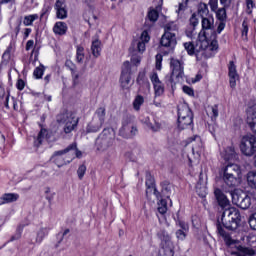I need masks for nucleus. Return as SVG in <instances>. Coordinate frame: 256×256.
<instances>
[{"mask_svg": "<svg viewBox=\"0 0 256 256\" xmlns=\"http://www.w3.org/2000/svg\"><path fill=\"white\" fill-rule=\"evenodd\" d=\"M151 41V37L149 36V32L147 30H144L140 36L139 39L134 40L132 42V46L130 49H133V51H138V53H143L146 49L147 43Z\"/></svg>", "mask_w": 256, "mask_h": 256, "instance_id": "nucleus-12", "label": "nucleus"}, {"mask_svg": "<svg viewBox=\"0 0 256 256\" xmlns=\"http://www.w3.org/2000/svg\"><path fill=\"white\" fill-rule=\"evenodd\" d=\"M179 227L182 231H189V224L185 222H179Z\"/></svg>", "mask_w": 256, "mask_h": 256, "instance_id": "nucleus-62", "label": "nucleus"}, {"mask_svg": "<svg viewBox=\"0 0 256 256\" xmlns=\"http://www.w3.org/2000/svg\"><path fill=\"white\" fill-rule=\"evenodd\" d=\"M187 233H189V230L178 229L176 231V237L179 241H185L187 238Z\"/></svg>", "mask_w": 256, "mask_h": 256, "instance_id": "nucleus-48", "label": "nucleus"}, {"mask_svg": "<svg viewBox=\"0 0 256 256\" xmlns=\"http://www.w3.org/2000/svg\"><path fill=\"white\" fill-rule=\"evenodd\" d=\"M173 247H161L159 250V256H173Z\"/></svg>", "mask_w": 256, "mask_h": 256, "instance_id": "nucleus-46", "label": "nucleus"}, {"mask_svg": "<svg viewBox=\"0 0 256 256\" xmlns=\"http://www.w3.org/2000/svg\"><path fill=\"white\" fill-rule=\"evenodd\" d=\"M19 199L17 193H5L0 197V205H6L7 203H15Z\"/></svg>", "mask_w": 256, "mask_h": 256, "instance_id": "nucleus-24", "label": "nucleus"}, {"mask_svg": "<svg viewBox=\"0 0 256 256\" xmlns=\"http://www.w3.org/2000/svg\"><path fill=\"white\" fill-rule=\"evenodd\" d=\"M137 131V126L133 121L130 118H126L119 130V136L124 137V139H131V137H135L137 135Z\"/></svg>", "mask_w": 256, "mask_h": 256, "instance_id": "nucleus-10", "label": "nucleus"}, {"mask_svg": "<svg viewBox=\"0 0 256 256\" xmlns=\"http://www.w3.org/2000/svg\"><path fill=\"white\" fill-rule=\"evenodd\" d=\"M161 186L163 197H167V199H169V197H171V193H173V185H171V183L168 181H164L162 182Z\"/></svg>", "mask_w": 256, "mask_h": 256, "instance_id": "nucleus-33", "label": "nucleus"}, {"mask_svg": "<svg viewBox=\"0 0 256 256\" xmlns=\"http://www.w3.org/2000/svg\"><path fill=\"white\" fill-rule=\"evenodd\" d=\"M214 13L216 14V19H218V21H227V10L225 7L217 9Z\"/></svg>", "mask_w": 256, "mask_h": 256, "instance_id": "nucleus-41", "label": "nucleus"}, {"mask_svg": "<svg viewBox=\"0 0 256 256\" xmlns=\"http://www.w3.org/2000/svg\"><path fill=\"white\" fill-rule=\"evenodd\" d=\"M147 127H149L151 131L157 132L161 129V123L153 119L151 122H147Z\"/></svg>", "mask_w": 256, "mask_h": 256, "instance_id": "nucleus-45", "label": "nucleus"}, {"mask_svg": "<svg viewBox=\"0 0 256 256\" xmlns=\"http://www.w3.org/2000/svg\"><path fill=\"white\" fill-rule=\"evenodd\" d=\"M143 103H145V98H143V96H141V95L136 96V98L134 99V102H133V108L135 109V111H139V109H141V105H143Z\"/></svg>", "mask_w": 256, "mask_h": 256, "instance_id": "nucleus-43", "label": "nucleus"}, {"mask_svg": "<svg viewBox=\"0 0 256 256\" xmlns=\"http://www.w3.org/2000/svg\"><path fill=\"white\" fill-rule=\"evenodd\" d=\"M207 115L211 117V119H217L219 117V106H209L207 109Z\"/></svg>", "mask_w": 256, "mask_h": 256, "instance_id": "nucleus-40", "label": "nucleus"}, {"mask_svg": "<svg viewBox=\"0 0 256 256\" xmlns=\"http://www.w3.org/2000/svg\"><path fill=\"white\" fill-rule=\"evenodd\" d=\"M189 21H190V25H192V27H197V25H199V19L197 18L196 14H192Z\"/></svg>", "mask_w": 256, "mask_h": 256, "instance_id": "nucleus-57", "label": "nucleus"}, {"mask_svg": "<svg viewBox=\"0 0 256 256\" xmlns=\"http://www.w3.org/2000/svg\"><path fill=\"white\" fill-rule=\"evenodd\" d=\"M44 73H45V67L43 65H40L35 68L33 75L36 79H41Z\"/></svg>", "mask_w": 256, "mask_h": 256, "instance_id": "nucleus-47", "label": "nucleus"}, {"mask_svg": "<svg viewBox=\"0 0 256 256\" xmlns=\"http://www.w3.org/2000/svg\"><path fill=\"white\" fill-rule=\"evenodd\" d=\"M115 145V131L105 128L96 138L97 151H107Z\"/></svg>", "mask_w": 256, "mask_h": 256, "instance_id": "nucleus-4", "label": "nucleus"}, {"mask_svg": "<svg viewBox=\"0 0 256 256\" xmlns=\"http://www.w3.org/2000/svg\"><path fill=\"white\" fill-rule=\"evenodd\" d=\"M191 141H196V144L192 146V154L197 155V157H201V152L203 151V142H201V137L195 136L194 138H190Z\"/></svg>", "mask_w": 256, "mask_h": 256, "instance_id": "nucleus-25", "label": "nucleus"}, {"mask_svg": "<svg viewBox=\"0 0 256 256\" xmlns=\"http://www.w3.org/2000/svg\"><path fill=\"white\" fill-rule=\"evenodd\" d=\"M241 179V167L237 164H227L223 170V181L228 187H235Z\"/></svg>", "mask_w": 256, "mask_h": 256, "instance_id": "nucleus-5", "label": "nucleus"}, {"mask_svg": "<svg viewBox=\"0 0 256 256\" xmlns=\"http://www.w3.org/2000/svg\"><path fill=\"white\" fill-rule=\"evenodd\" d=\"M54 9L57 19L65 20L68 17L67 4L63 0H56Z\"/></svg>", "mask_w": 256, "mask_h": 256, "instance_id": "nucleus-15", "label": "nucleus"}, {"mask_svg": "<svg viewBox=\"0 0 256 256\" xmlns=\"http://www.w3.org/2000/svg\"><path fill=\"white\" fill-rule=\"evenodd\" d=\"M120 85L122 89L131 88V63L125 61L122 66V72L120 76Z\"/></svg>", "mask_w": 256, "mask_h": 256, "instance_id": "nucleus-11", "label": "nucleus"}, {"mask_svg": "<svg viewBox=\"0 0 256 256\" xmlns=\"http://www.w3.org/2000/svg\"><path fill=\"white\" fill-rule=\"evenodd\" d=\"M217 233L218 235H220V237L224 238L226 245H233V240L231 236L229 235V233L225 232V229H223V227L219 223L217 224Z\"/></svg>", "mask_w": 256, "mask_h": 256, "instance_id": "nucleus-29", "label": "nucleus"}, {"mask_svg": "<svg viewBox=\"0 0 256 256\" xmlns=\"http://www.w3.org/2000/svg\"><path fill=\"white\" fill-rule=\"evenodd\" d=\"M246 13L248 15H251L253 13V7H255V3H253V0H246Z\"/></svg>", "mask_w": 256, "mask_h": 256, "instance_id": "nucleus-52", "label": "nucleus"}, {"mask_svg": "<svg viewBox=\"0 0 256 256\" xmlns=\"http://www.w3.org/2000/svg\"><path fill=\"white\" fill-rule=\"evenodd\" d=\"M160 45H162V47H167L168 49H175L177 45V36L163 34L160 40Z\"/></svg>", "mask_w": 256, "mask_h": 256, "instance_id": "nucleus-20", "label": "nucleus"}, {"mask_svg": "<svg viewBox=\"0 0 256 256\" xmlns=\"http://www.w3.org/2000/svg\"><path fill=\"white\" fill-rule=\"evenodd\" d=\"M222 157L225 161H231L237 159V153L235 152V147L229 146L222 153Z\"/></svg>", "mask_w": 256, "mask_h": 256, "instance_id": "nucleus-28", "label": "nucleus"}, {"mask_svg": "<svg viewBox=\"0 0 256 256\" xmlns=\"http://www.w3.org/2000/svg\"><path fill=\"white\" fill-rule=\"evenodd\" d=\"M216 200L218 202V205L223 209V211H225V209H229L231 207V202L229 201V199L227 198V196H225V194H223V191H221V189L216 188L214 191Z\"/></svg>", "mask_w": 256, "mask_h": 256, "instance_id": "nucleus-17", "label": "nucleus"}, {"mask_svg": "<svg viewBox=\"0 0 256 256\" xmlns=\"http://www.w3.org/2000/svg\"><path fill=\"white\" fill-rule=\"evenodd\" d=\"M209 6L211 11L213 12L217 11L219 7V0H209Z\"/></svg>", "mask_w": 256, "mask_h": 256, "instance_id": "nucleus-54", "label": "nucleus"}, {"mask_svg": "<svg viewBox=\"0 0 256 256\" xmlns=\"http://www.w3.org/2000/svg\"><path fill=\"white\" fill-rule=\"evenodd\" d=\"M221 222L228 231H235L241 224V213L235 207L226 208L223 210Z\"/></svg>", "mask_w": 256, "mask_h": 256, "instance_id": "nucleus-3", "label": "nucleus"}, {"mask_svg": "<svg viewBox=\"0 0 256 256\" xmlns=\"http://www.w3.org/2000/svg\"><path fill=\"white\" fill-rule=\"evenodd\" d=\"M151 193L155 195L156 199L161 197V193L155 187V178L149 174L146 176V195L149 196Z\"/></svg>", "mask_w": 256, "mask_h": 256, "instance_id": "nucleus-19", "label": "nucleus"}, {"mask_svg": "<svg viewBox=\"0 0 256 256\" xmlns=\"http://www.w3.org/2000/svg\"><path fill=\"white\" fill-rule=\"evenodd\" d=\"M228 75L230 87L235 89V87H237V81L239 80V74L237 73V66L234 61H230L228 64Z\"/></svg>", "mask_w": 256, "mask_h": 256, "instance_id": "nucleus-14", "label": "nucleus"}, {"mask_svg": "<svg viewBox=\"0 0 256 256\" xmlns=\"http://www.w3.org/2000/svg\"><path fill=\"white\" fill-rule=\"evenodd\" d=\"M185 62L183 60H179L177 58H171L170 60V68H171V76L170 83H179L181 79L185 76Z\"/></svg>", "mask_w": 256, "mask_h": 256, "instance_id": "nucleus-8", "label": "nucleus"}, {"mask_svg": "<svg viewBox=\"0 0 256 256\" xmlns=\"http://www.w3.org/2000/svg\"><path fill=\"white\" fill-rule=\"evenodd\" d=\"M85 173H87V166H85V164H82L77 170V175L80 181L83 180V177H85Z\"/></svg>", "mask_w": 256, "mask_h": 256, "instance_id": "nucleus-51", "label": "nucleus"}, {"mask_svg": "<svg viewBox=\"0 0 256 256\" xmlns=\"http://www.w3.org/2000/svg\"><path fill=\"white\" fill-rule=\"evenodd\" d=\"M200 79H203V76H201V74H197L195 79L193 80V83H197V81H199Z\"/></svg>", "mask_w": 256, "mask_h": 256, "instance_id": "nucleus-64", "label": "nucleus"}, {"mask_svg": "<svg viewBox=\"0 0 256 256\" xmlns=\"http://www.w3.org/2000/svg\"><path fill=\"white\" fill-rule=\"evenodd\" d=\"M184 48L188 55H196L197 61H203V59H209L215 55V51L219 49V44L217 40L209 42V40L199 38L196 44H193V42H185Z\"/></svg>", "mask_w": 256, "mask_h": 256, "instance_id": "nucleus-1", "label": "nucleus"}, {"mask_svg": "<svg viewBox=\"0 0 256 256\" xmlns=\"http://www.w3.org/2000/svg\"><path fill=\"white\" fill-rule=\"evenodd\" d=\"M220 3L223 7H229V5H231V0H220Z\"/></svg>", "mask_w": 256, "mask_h": 256, "instance_id": "nucleus-63", "label": "nucleus"}, {"mask_svg": "<svg viewBox=\"0 0 256 256\" xmlns=\"http://www.w3.org/2000/svg\"><path fill=\"white\" fill-rule=\"evenodd\" d=\"M69 27L67 26V23L65 22H56L53 26V33L54 35H59L62 37L63 35H67Z\"/></svg>", "mask_w": 256, "mask_h": 256, "instance_id": "nucleus-22", "label": "nucleus"}, {"mask_svg": "<svg viewBox=\"0 0 256 256\" xmlns=\"http://www.w3.org/2000/svg\"><path fill=\"white\" fill-rule=\"evenodd\" d=\"M198 15H200L201 19L204 17H209L211 14H209V7L205 3H200L198 5Z\"/></svg>", "mask_w": 256, "mask_h": 256, "instance_id": "nucleus-38", "label": "nucleus"}, {"mask_svg": "<svg viewBox=\"0 0 256 256\" xmlns=\"http://www.w3.org/2000/svg\"><path fill=\"white\" fill-rule=\"evenodd\" d=\"M225 21H220L217 27V33H221L225 29Z\"/></svg>", "mask_w": 256, "mask_h": 256, "instance_id": "nucleus-60", "label": "nucleus"}, {"mask_svg": "<svg viewBox=\"0 0 256 256\" xmlns=\"http://www.w3.org/2000/svg\"><path fill=\"white\" fill-rule=\"evenodd\" d=\"M237 256H253L255 255V250L249 247H239V251L236 253Z\"/></svg>", "mask_w": 256, "mask_h": 256, "instance_id": "nucleus-37", "label": "nucleus"}, {"mask_svg": "<svg viewBox=\"0 0 256 256\" xmlns=\"http://www.w3.org/2000/svg\"><path fill=\"white\" fill-rule=\"evenodd\" d=\"M35 45V41L33 40H28L26 43V51H31Z\"/></svg>", "mask_w": 256, "mask_h": 256, "instance_id": "nucleus-59", "label": "nucleus"}, {"mask_svg": "<svg viewBox=\"0 0 256 256\" xmlns=\"http://www.w3.org/2000/svg\"><path fill=\"white\" fill-rule=\"evenodd\" d=\"M178 127L179 129H189V127H193V118H178Z\"/></svg>", "mask_w": 256, "mask_h": 256, "instance_id": "nucleus-32", "label": "nucleus"}, {"mask_svg": "<svg viewBox=\"0 0 256 256\" xmlns=\"http://www.w3.org/2000/svg\"><path fill=\"white\" fill-rule=\"evenodd\" d=\"M91 51L94 57H99L101 55V42L99 39L92 41Z\"/></svg>", "mask_w": 256, "mask_h": 256, "instance_id": "nucleus-35", "label": "nucleus"}, {"mask_svg": "<svg viewBox=\"0 0 256 256\" xmlns=\"http://www.w3.org/2000/svg\"><path fill=\"white\" fill-rule=\"evenodd\" d=\"M157 237L160 240V247H173V240L171 234L165 229H161L157 233Z\"/></svg>", "mask_w": 256, "mask_h": 256, "instance_id": "nucleus-18", "label": "nucleus"}, {"mask_svg": "<svg viewBox=\"0 0 256 256\" xmlns=\"http://www.w3.org/2000/svg\"><path fill=\"white\" fill-rule=\"evenodd\" d=\"M179 33V26L175 22H169L164 26V34L177 36Z\"/></svg>", "mask_w": 256, "mask_h": 256, "instance_id": "nucleus-26", "label": "nucleus"}, {"mask_svg": "<svg viewBox=\"0 0 256 256\" xmlns=\"http://www.w3.org/2000/svg\"><path fill=\"white\" fill-rule=\"evenodd\" d=\"M49 235L48 227H41L36 232L35 243H43V239H45Z\"/></svg>", "mask_w": 256, "mask_h": 256, "instance_id": "nucleus-30", "label": "nucleus"}, {"mask_svg": "<svg viewBox=\"0 0 256 256\" xmlns=\"http://www.w3.org/2000/svg\"><path fill=\"white\" fill-rule=\"evenodd\" d=\"M131 61L135 65H139L141 63V57L134 55L132 56Z\"/></svg>", "mask_w": 256, "mask_h": 256, "instance_id": "nucleus-61", "label": "nucleus"}, {"mask_svg": "<svg viewBox=\"0 0 256 256\" xmlns=\"http://www.w3.org/2000/svg\"><path fill=\"white\" fill-rule=\"evenodd\" d=\"M101 127H103V124L101 122H98L97 120H92L86 128V133H97V131L101 130Z\"/></svg>", "mask_w": 256, "mask_h": 256, "instance_id": "nucleus-31", "label": "nucleus"}, {"mask_svg": "<svg viewBox=\"0 0 256 256\" xmlns=\"http://www.w3.org/2000/svg\"><path fill=\"white\" fill-rule=\"evenodd\" d=\"M85 48L82 46H77V51H76V61L78 63H83V59H85Z\"/></svg>", "mask_w": 256, "mask_h": 256, "instance_id": "nucleus-44", "label": "nucleus"}, {"mask_svg": "<svg viewBox=\"0 0 256 256\" xmlns=\"http://www.w3.org/2000/svg\"><path fill=\"white\" fill-rule=\"evenodd\" d=\"M240 151L246 157H251L256 153V138L253 135L243 136L240 143Z\"/></svg>", "mask_w": 256, "mask_h": 256, "instance_id": "nucleus-9", "label": "nucleus"}, {"mask_svg": "<svg viewBox=\"0 0 256 256\" xmlns=\"http://www.w3.org/2000/svg\"><path fill=\"white\" fill-rule=\"evenodd\" d=\"M16 86L19 91H23L25 89V81L19 79Z\"/></svg>", "mask_w": 256, "mask_h": 256, "instance_id": "nucleus-58", "label": "nucleus"}, {"mask_svg": "<svg viewBox=\"0 0 256 256\" xmlns=\"http://www.w3.org/2000/svg\"><path fill=\"white\" fill-rule=\"evenodd\" d=\"M47 139V129H41L38 133L37 138L34 141L35 147H39L40 145H43V141Z\"/></svg>", "mask_w": 256, "mask_h": 256, "instance_id": "nucleus-34", "label": "nucleus"}, {"mask_svg": "<svg viewBox=\"0 0 256 256\" xmlns=\"http://www.w3.org/2000/svg\"><path fill=\"white\" fill-rule=\"evenodd\" d=\"M202 33L203 40L212 43V41H217V33L215 32V18L213 15L206 16L202 18Z\"/></svg>", "mask_w": 256, "mask_h": 256, "instance_id": "nucleus-7", "label": "nucleus"}, {"mask_svg": "<svg viewBox=\"0 0 256 256\" xmlns=\"http://www.w3.org/2000/svg\"><path fill=\"white\" fill-rule=\"evenodd\" d=\"M182 91L186 93V95H189V97H193L195 95V91L189 86H183Z\"/></svg>", "mask_w": 256, "mask_h": 256, "instance_id": "nucleus-55", "label": "nucleus"}, {"mask_svg": "<svg viewBox=\"0 0 256 256\" xmlns=\"http://www.w3.org/2000/svg\"><path fill=\"white\" fill-rule=\"evenodd\" d=\"M249 225H250L251 229L256 231V213H254L250 216Z\"/></svg>", "mask_w": 256, "mask_h": 256, "instance_id": "nucleus-53", "label": "nucleus"}, {"mask_svg": "<svg viewBox=\"0 0 256 256\" xmlns=\"http://www.w3.org/2000/svg\"><path fill=\"white\" fill-rule=\"evenodd\" d=\"M57 123H62L64 125V133L69 134L72 131L77 129V125H79V118L75 116V113L71 111H64L57 115L56 117Z\"/></svg>", "mask_w": 256, "mask_h": 256, "instance_id": "nucleus-6", "label": "nucleus"}, {"mask_svg": "<svg viewBox=\"0 0 256 256\" xmlns=\"http://www.w3.org/2000/svg\"><path fill=\"white\" fill-rule=\"evenodd\" d=\"M150 81H152L156 97H161L165 93V87L163 86V82L159 80L157 73L154 72L150 75Z\"/></svg>", "mask_w": 256, "mask_h": 256, "instance_id": "nucleus-16", "label": "nucleus"}, {"mask_svg": "<svg viewBox=\"0 0 256 256\" xmlns=\"http://www.w3.org/2000/svg\"><path fill=\"white\" fill-rule=\"evenodd\" d=\"M148 19L149 21H152V23H155L157 19H159V12L157 10L153 9L148 12Z\"/></svg>", "mask_w": 256, "mask_h": 256, "instance_id": "nucleus-49", "label": "nucleus"}, {"mask_svg": "<svg viewBox=\"0 0 256 256\" xmlns=\"http://www.w3.org/2000/svg\"><path fill=\"white\" fill-rule=\"evenodd\" d=\"M106 115H107V110L105 109V107L101 106L96 109L93 119L103 125L105 123Z\"/></svg>", "mask_w": 256, "mask_h": 256, "instance_id": "nucleus-27", "label": "nucleus"}, {"mask_svg": "<svg viewBox=\"0 0 256 256\" xmlns=\"http://www.w3.org/2000/svg\"><path fill=\"white\" fill-rule=\"evenodd\" d=\"M81 159L83 152L77 148V142L70 144L67 148L54 152L51 159L57 167H63V165H69L73 159Z\"/></svg>", "mask_w": 256, "mask_h": 256, "instance_id": "nucleus-2", "label": "nucleus"}, {"mask_svg": "<svg viewBox=\"0 0 256 256\" xmlns=\"http://www.w3.org/2000/svg\"><path fill=\"white\" fill-rule=\"evenodd\" d=\"M159 200L158 202V213L160 215H165V213H167V200L163 199L161 194L160 197L157 198Z\"/></svg>", "mask_w": 256, "mask_h": 256, "instance_id": "nucleus-36", "label": "nucleus"}, {"mask_svg": "<svg viewBox=\"0 0 256 256\" xmlns=\"http://www.w3.org/2000/svg\"><path fill=\"white\" fill-rule=\"evenodd\" d=\"M193 118V112L187 103H181L178 105V119Z\"/></svg>", "mask_w": 256, "mask_h": 256, "instance_id": "nucleus-21", "label": "nucleus"}, {"mask_svg": "<svg viewBox=\"0 0 256 256\" xmlns=\"http://www.w3.org/2000/svg\"><path fill=\"white\" fill-rule=\"evenodd\" d=\"M231 197H232V203H234V205H237V207H240V209L245 210L251 207V198L247 196V194L232 193Z\"/></svg>", "mask_w": 256, "mask_h": 256, "instance_id": "nucleus-13", "label": "nucleus"}, {"mask_svg": "<svg viewBox=\"0 0 256 256\" xmlns=\"http://www.w3.org/2000/svg\"><path fill=\"white\" fill-rule=\"evenodd\" d=\"M247 33H249V23L244 20L242 23V38L247 41Z\"/></svg>", "mask_w": 256, "mask_h": 256, "instance_id": "nucleus-50", "label": "nucleus"}, {"mask_svg": "<svg viewBox=\"0 0 256 256\" xmlns=\"http://www.w3.org/2000/svg\"><path fill=\"white\" fill-rule=\"evenodd\" d=\"M161 63H163V56L161 54L156 55V69L161 71Z\"/></svg>", "mask_w": 256, "mask_h": 256, "instance_id": "nucleus-56", "label": "nucleus"}, {"mask_svg": "<svg viewBox=\"0 0 256 256\" xmlns=\"http://www.w3.org/2000/svg\"><path fill=\"white\" fill-rule=\"evenodd\" d=\"M196 193L202 199H204V197H207V181L201 179V177L196 184Z\"/></svg>", "mask_w": 256, "mask_h": 256, "instance_id": "nucleus-23", "label": "nucleus"}, {"mask_svg": "<svg viewBox=\"0 0 256 256\" xmlns=\"http://www.w3.org/2000/svg\"><path fill=\"white\" fill-rule=\"evenodd\" d=\"M247 183L251 189H256V172L250 171L247 174Z\"/></svg>", "mask_w": 256, "mask_h": 256, "instance_id": "nucleus-39", "label": "nucleus"}, {"mask_svg": "<svg viewBox=\"0 0 256 256\" xmlns=\"http://www.w3.org/2000/svg\"><path fill=\"white\" fill-rule=\"evenodd\" d=\"M37 19H39V15L37 14L25 16L23 20V24L25 25V27H29L33 25V22L37 21Z\"/></svg>", "mask_w": 256, "mask_h": 256, "instance_id": "nucleus-42", "label": "nucleus"}]
</instances>
